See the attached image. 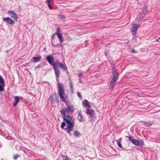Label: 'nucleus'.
I'll return each mask as SVG.
<instances>
[{
	"instance_id": "nucleus-1",
	"label": "nucleus",
	"mask_w": 160,
	"mask_h": 160,
	"mask_svg": "<svg viewBox=\"0 0 160 160\" xmlns=\"http://www.w3.org/2000/svg\"><path fill=\"white\" fill-rule=\"evenodd\" d=\"M74 110V107L72 105H68L65 109H62L61 111L62 115L64 117L63 119L66 122V127L65 129L67 133L69 134L71 131H72L74 127V122L72 120V118L71 116L67 115L65 114L66 113L73 112Z\"/></svg>"
},
{
	"instance_id": "nucleus-2",
	"label": "nucleus",
	"mask_w": 160,
	"mask_h": 160,
	"mask_svg": "<svg viewBox=\"0 0 160 160\" xmlns=\"http://www.w3.org/2000/svg\"><path fill=\"white\" fill-rule=\"evenodd\" d=\"M46 59L48 63L53 67L55 74L57 78V80L58 82H59L58 78L59 76L60 72L57 66H58L61 68H62L64 70H66L67 67L66 65L59 62L58 61H57L56 63L54 62H52L54 59L53 57L51 55H49L47 56Z\"/></svg>"
},
{
	"instance_id": "nucleus-3",
	"label": "nucleus",
	"mask_w": 160,
	"mask_h": 160,
	"mask_svg": "<svg viewBox=\"0 0 160 160\" xmlns=\"http://www.w3.org/2000/svg\"><path fill=\"white\" fill-rule=\"evenodd\" d=\"M58 91L60 99L65 102L66 100L67 96L65 94L63 84L58 82Z\"/></svg>"
},
{
	"instance_id": "nucleus-4",
	"label": "nucleus",
	"mask_w": 160,
	"mask_h": 160,
	"mask_svg": "<svg viewBox=\"0 0 160 160\" xmlns=\"http://www.w3.org/2000/svg\"><path fill=\"white\" fill-rule=\"evenodd\" d=\"M112 74L113 77L112 78L110 83L109 87L112 88L115 85V83L118 80L119 75L117 71H114L112 72Z\"/></svg>"
},
{
	"instance_id": "nucleus-5",
	"label": "nucleus",
	"mask_w": 160,
	"mask_h": 160,
	"mask_svg": "<svg viewBox=\"0 0 160 160\" xmlns=\"http://www.w3.org/2000/svg\"><path fill=\"white\" fill-rule=\"evenodd\" d=\"M139 24L133 23L131 28L132 34L134 36H135L137 33V31L138 29Z\"/></svg>"
},
{
	"instance_id": "nucleus-6",
	"label": "nucleus",
	"mask_w": 160,
	"mask_h": 160,
	"mask_svg": "<svg viewBox=\"0 0 160 160\" xmlns=\"http://www.w3.org/2000/svg\"><path fill=\"white\" fill-rule=\"evenodd\" d=\"M133 144L135 145L142 147L144 146V142L142 140H137L135 139L133 140Z\"/></svg>"
},
{
	"instance_id": "nucleus-7",
	"label": "nucleus",
	"mask_w": 160,
	"mask_h": 160,
	"mask_svg": "<svg viewBox=\"0 0 160 160\" xmlns=\"http://www.w3.org/2000/svg\"><path fill=\"white\" fill-rule=\"evenodd\" d=\"M9 15L12 18H13L16 21H17L18 19V16L13 11H9L8 12Z\"/></svg>"
},
{
	"instance_id": "nucleus-8",
	"label": "nucleus",
	"mask_w": 160,
	"mask_h": 160,
	"mask_svg": "<svg viewBox=\"0 0 160 160\" xmlns=\"http://www.w3.org/2000/svg\"><path fill=\"white\" fill-rule=\"evenodd\" d=\"M3 20L4 21L8 23L11 24H14L15 23L13 20L8 17L4 18Z\"/></svg>"
},
{
	"instance_id": "nucleus-9",
	"label": "nucleus",
	"mask_w": 160,
	"mask_h": 160,
	"mask_svg": "<svg viewBox=\"0 0 160 160\" xmlns=\"http://www.w3.org/2000/svg\"><path fill=\"white\" fill-rule=\"evenodd\" d=\"M78 119L80 122H83L85 121L84 116L80 112L78 113Z\"/></svg>"
},
{
	"instance_id": "nucleus-10",
	"label": "nucleus",
	"mask_w": 160,
	"mask_h": 160,
	"mask_svg": "<svg viewBox=\"0 0 160 160\" xmlns=\"http://www.w3.org/2000/svg\"><path fill=\"white\" fill-rule=\"evenodd\" d=\"M94 110L92 109L88 108L87 109L86 113L87 114L90 115V117H93L94 116Z\"/></svg>"
},
{
	"instance_id": "nucleus-11",
	"label": "nucleus",
	"mask_w": 160,
	"mask_h": 160,
	"mask_svg": "<svg viewBox=\"0 0 160 160\" xmlns=\"http://www.w3.org/2000/svg\"><path fill=\"white\" fill-rule=\"evenodd\" d=\"M14 103L13 104V106L14 107H16L19 101V98L18 96H15L14 97Z\"/></svg>"
},
{
	"instance_id": "nucleus-12",
	"label": "nucleus",
	"mask_w": 160,
	"mask_h": 160,
	"mask_svg": "<svg viewBox=\"0 0 160 160\" xmlns=\"http://www.w3.org/2000/svg\"><path fill=\"white\" fill-rule=\"evenodd\" d=\"M144 17V15H142V13L140 12L137 17V20L139 21H141L143 19Z\"/></svg>"
},
{
	"instance_id": "nucleus-13",
	"label": "nucleus",
	"mask_w": 160,
	"mask_h": 160,
	"mask_svg": "<svg viewBox=\"0 0 160 160\" xmlns=\"http://www.w3.org/2000/svg\"><path fill=\"white\" fill-rule=\"evenodd\" d=\"M83 105L86 107L89 108L90 106L89 105V102L87 100H85L82 102Z\"/></svg>"
},
{
	"instance_id": "nucleus-14",
	"label": "nucleus",
	"mask_w": 160,
	"mask_h": 160,
	"mask_svg": "<svg viewBox=\"0 0 160 160\" xmlns=\"http://www.w3.org/2000/svg\"><path fill=\"white\" fill-rule=\"evenodd\" d=\"M55 34L57 35L59 38L60 42H62L63 41V38L62 34L60 33H55Z\"/></svg>"
},
{
	"instance_id": "nucleus-15",
	"label": "nucleus",
	"mask_w": 160,
	"mask_h": 160,
	"mask_svg": "<svg viewBox=\"0 0 160 160\" xmlns=\"http://www.w3.org/2000/svg\"><path fill=\"white\" fill-rule=\"evenodd\" d=\"M41 58V57L40 56L37 57H33L32 58V59L33 60V62H38Z\"/></svg>"
},
{
	"instance_id": "nucleus-16",
	"label": "nucleus",
	"mask_w": 160,
	"mask_h": 160,
	"mask_svg": "<svg viewBox=\"0 0 160 160\" xmlns=\"http://www.w3.org/2000/svg\"><path fill=\"white\" fill-rule=\"evenodd\" d=\"M122 140V139L121 138H120L119 139L117 140V143L118 145V147L119 148H122V146L121 143Z\"/></svg>"
},
{
	"instance_id": "nucleus-17",
	"label": "nucleus",
	"mask_w": 160,
	"mask_h": 160,
	"mask_svg": "<svg viewBox=\"0 0 160 160\" xmlns=\"http://www.w3.org/2000/svg\"><path fill=\"white\" fill-rule=\"evenodd\" d=\"M70 83V89L71 90V92L72 93H73V82L72 81H70L69 82Z\"/></svg>"
},
{
	"instance_id": "nucleus-18",
	"label": "nucleus",
	"mask_w": 160,
	"mask_h": 160,
	"mask_svg": "<svg viewBox=\"0 0 160 160\" xmlns=\"http://www.w3.org/2000/svg\"><path fill=\"white\" fill-rule=\"evenodd\" d=\"M0 84L2 85L3 86H4L5 84V82L4 79L0 75Z\"/></svg>"
},
{
	"instance_id": "nucleus-19",
	"label": "nucleus",
	"mask_w": 160,
	"mask_h": 160,
	"mask_svg": "<svg viewBox=\"0 0 160 160\" xmlns=\"http://www.w3.org/2000/svg\"><path fill=\"white\" fill-rule=\"evenodd\" d=\"M73 134L77 137H79L80 136V133L78 131H75L73 133Z\"/></svg>"
},
{
	"instance_id": "nucleus-20",
	"label": "nucleus",
	"mask_w": 160,
	"mask_h": 160,
	"mask_svg": "<svg viewBox=\"0 0 160 160\" xmlns=\"http://www.w3.org/2000/svg\"><path fill=\"white\" fill-rule=\"evenodd\" d=\"M126 137L128 138L129 141H131V142L133 144V140H134L135 139H133L131 136H126Z\"/></svg>"
},
{
	"instance_id": "nucleus-21",
	"label": "nucleus",
	"mask_w": 160,
	"mask_h": 160,
	"mask_svg": "<svg viewBox=\"0 0 160 160\" xmlns=\"http://www.w3.org/2000/svg\"><path fill=\"white\" fill-rule=\"evenodd\" d=\"M49 100L52 103L54 102V101L53 100V95H52L50 96L49 98Z\"/></svg>"
},
{
	"instance_id": "nucleus-22",
	"label": "nucleus",
	"mask_w": 160,
	"mask_h": 160,
	"mask_svg": "<svg viewBox=\"0 0 160 160\" xmlns=\"http://www.w3.org/2000/svg\"><path fill=\"white\" fill-rule=\"evenodd\" d=\"M5 86V84L4 86H3L2 85L0 84V91L2 92L4 90V87Z\"/></svg>"
},
{
	"instance_id": "nucleus-23",
	"label": "nucleus",
	"mask_w": 160,
	"mask_h": 160,
	"mask_svg": "<svg viewBox=\"0 0 160 160\" xmlns=\"http://www.w3.org/2000/svg\"><path fill=\"white\" fill-rule=\"evenodd\" d=\"M147 10L146 9H144L142 10L141 12H140L142 13V15L145 16V14L147 13Z\"/></svg>"
},
{
	"instance_id": "nucleus-24",
	"label": "nucleus",
	"mask_w": 160,
	"mask_h": 160,
	"mask_svg": "<svg viewBox=\"0 0 160 160\" xmlns=\"http://www.w3.org/2000/svg\"><path fill=\"white\" fill-rule=\"evenodd\" d=\"M19 155L18 154L14 155L13 156V158L15 160H16L19 157Z\"/></svg>"
},
{
	"instance_id": "nucleus-25",
	"label": "nucleus",
	"mask_w": 160,
	"mask_h": 160,
	"mask_svg": "<svg viewBox=\"0 0 160 160\" xmlns=\"http://www.w3.org/2000/svg\"><path fill=\"white\" fill-rule=\"evenodd\" d=\"M66 125V124L65 122H63L62 123L61 128H63L65 127Z\"/></svg>"
},
{
	"instance_id": "nucleus-26",
	"label": "nucleus",
	"mask_w": 160,
	"mask_h": 160,
	"mask_svg": "<svg viewBox=\"0 0 160 160\" xmlns=\"http://www.w3.org/2000/svg\"><path fill=\"white\" fill-rule=\"evenodd\" d=\"M62 156L64 158L63 160H70L69 158H68L67 156Z\"/></svg>"
},
{
	"instance_id": "nucleus-27",
	"label": "nucleus",
	"mask_w": 160,
	"mask_h": 160,
	"mask_svg": "<svg viewBox=\"0 0 160 160\" xmlns=\"http://www.w3.org/2000/svg\"><path fill=\"white\" fill-rule=\"evenodd\" d=\"M77 96L78 97H79L80 98H81V95L80 93V92H77Z\"/></svg>"
},
{
	"instance_id": "nucleus-28",
	"label": "nucleus",
	"mask_w": 160,
	"mask_h": 160,
	"mask_svg": "<svg viewBox=\"0 0 160 160\" xmlns=\"http://www.w3.org/2000/svg\"><path fill=\"white\" fill-rule=\"evenodd\" d=\"M48 7L50 9H52V6L50 4H48Z\"/></svg>"
},
{
	"instance_id": "nucleus-29",
	"label": "nucleus",
	"mask_w": 160,
	"mask_h": 160,
	"mask_svg": "<svg viewBox=\"0 0 160 160\" xmlns=\"http://www.w3.org/2000/svg\"><path fill=\"white\" fill-rule=\"evenodd\" d=\"M57 33H60V29L59 28H58L57 29Z\"/></svg>"
},
{
	"instance_id": "nucleus-30",
	"label": "nucleus",
	"mask_w": 160,
	"mask_h": 160,
	"mask_svg": "<svg viewBox=\"0 0 160 160\" xmlns=\"http://www.w3.org/2000/svg\"><path fill=\"white\" fill-rule=\"evenodd\" d=\"M0 160H3L2 157L1 156H0Z\"/></svg>"
},
{
	"instance_id": "nucleus-31",
	"label": "nucleus",
	"mask_w": 160,
	"mask_h": 160,
	"mask_svg": "<svg viewBox=\"0 0 160 160\" xmlns=\"http://www.w3.org/2000/svg\"><path fill=\"white\" fill-rule=\"evenodd\" d=\"M51 0H48V2L49 3H50L51 2Z\"/></svg>"
},
{
	"instance_id": "nucleus-32",
	"label": "nucleus",
	"mask_w": 160,
	"mask_h": 160,
	"mask_svg": "<svg viewBox=\"0 0 160 160\" xmlns=\"http://www.w3.org/2000/svg\"><path fill=\"white\" fill-rule=\"evenodd\" d=\"M105 54L106 56H107V53L106 52L105 53Z\"/></svg>"
},
{
	"instance_id": "nucleus-33",
	"label": "nucleus",
	"mask_w": 160,
	"mask_h": 160,
	"mask_svg": "<svg viewBox=\"0 0 160 160\" xmlns=\"http://www.w3.org/2000/svg\"><path fill=\"white\" fill-rule=\"evenodd\" d=\"M55 35V34L53 35L52 36V38H53Z\"/></svg>"
},
{
	"instance_id": "nucleus-34",
	"label": "nucleus",
	"mask_w": 160,
	"mask_h": 160,
	"mask_svg": "<svg viewBox=\"0 0 160 160\" xmlns=\"http://www.w3.org/2000/svg\"><path fill=\"white\" fill-rule=\"evenodd\" d=\"M144 123H147L146 122H143Z\"/></svg>"
},
{
	"instance_id": "nucleus-35",
	"label": "nucleus",
	"mask_w": 160,
	"mask_h": 160,
	"mask_svg": "<svg viewBox=\"0 0 160 160\" xmlns=\"http://www.w3.org/2000/svg\"><path fill=\"white\" fill-rule=\"evenodd\" d=\"M66 103V104L67 105H68L66 103Z\"/></svg>"
}]
</instances>
